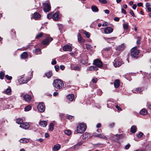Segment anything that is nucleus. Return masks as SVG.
<instances>
[{
	"instance_id": "f257e3e1",
	"label": "nucleus",
	"mask_w": 151,
	"mask_h": 151,
	"mask_svg": "<svg viewBox=\"0 0 151 151\" xmlns=\"http://www.w3.org/2000/svg\"><path fill=\"white\" fill-rule=\"evenodd\" d=\"M53 85L54 87L60 89L63 87L64 84L61 80L60 79H57L54 80Z\"/></svg>"
},
{
	"instance_id": "f03ea898",
	"label": "nucleus",
	"mask_w": 151,
	"mask_h": 151,
	"mask_svg": "<svg viewBox=\"0 0 151 151\" xmlns=\"http://www.w3.org/2000/svg\"><path fill=\"white\" fill-rule=\"evenodd\" d=\"M86 128V125L83 123H80L77 127V132L78 133L82 134Z\"/></svg>"
},
{
	"instance_id": "7ed1b4c3",
	"label": "nucleus",
	"mask_w": 151,
	"mask_h": 151,
	"mask_svg": "<svg viewBox=\"0 0 151 151\" xmlns=\"http://www.w3.org/2000/svg\"><path fill=\"white\" fill-rule=\"evenodd\" d=\"M139 52V51L137 49V47H133L131 50V55L133 58H137Z\"/></svg>"
},
{
	"instance_id": "20e7f679",
	"label": "nucleus",
	"mask_w": 151,
	"mask_h": 151,
	"mask_svg": "<svg viewBox=\"0 0 151 151\" xmlns=\"http://www.w3.org/2000/svg\"><path fill=\"white\" fill-rule=\"evenodd\" d=\"M113 63L114 66L115 67L120 66L122 63L121 59L118 57L116 58Z\"/></svg>"
},
{
	"instance_id": "39448f33",
	"label": "nucleus",
	"mask_w": 151,
	"mask_h": 151,
	"mask_svg": "<svg viewBox=\"0 0 151 151\" xmlns=\"http://www.w3.org/2000/svg\"><path fill=\"white\" fill-rule=\"evenodd\" d=\"M93 64L99 68L102 67L103 65L102 61L99 59L94 60L93 61Z\"/></svg>"
},
{
	"instance_id": "423d86ee",
	"label": "nucleus",
	"mask_w": 151,
	"mask_h": 151,
	"mask_svg": "<svg viewBox=\"0 0 151 151\" xmlns=\"http://www.w3.org/2000/svg\"><path fill=\"white\" fill-rule=\"evenodd\" d=\"M52 40L53 39L51 37L47 35L46 39L42 41V43L44 45H48Z\"/></svg>"
},
{
	"instance_id": "0eeeda50",
	"label": "nucleus",
	"mask_w": 151,
	"mask_h": 151,
	"mask_svg": "<svg viewBox=\"0 0 151 151\" xmlns=\"http://www.w3.org/2000/svg\"><path fill=\"white\" fill-rule=\"evenodd\" d=\"M37 108L38 110L41 112H43L45 108L44 104L43 102L40 103L37 106Z\"/></svg>"
},
{
	"instance_id": "6e6552de",
	"label": "nucleus",
	"mask_w": 151,
	"mask_h": 151,
	"mask_svg": "<svg viewBox=\"0 0 151 151\" xmlns=\"http://www.w3.org/2000/svg\"><path fill=\"white\" fill-rule=\"evenodd\" d=\"M43 10L45 12H48L50 9V3L49 2L45 3L43 4Z\"/></svg>"
},
{
	"instance_id": "1a4fd4ad",
	"label": "nucleus",
	"mask_w": 151,
	"mask_h": 151,
	"mask_svg": "<svg viewBox=\"0 0 151 151\" xmlns=\"http://www.w3.org/2000/svg\"><path fill=\"white\" fill-rule=\"evenodd\" d=\"M61 17V15L59 12H55L53 14L52 16L53 19L55 21H58Z\"/></svg>"
},
{
	"instance_id": "9d476101",
	"label": "nucleus",
	"mask_w": 151,
	"mask_h": 151,
	"mask_svg": "<svg viewBox=\"0 0 151 151\" xmlns=\"http://www.w3.org/2000/svg\"><path fill=\"white\" fill-rule=\"evenodd\" d=\"M28 78L22 77L18 80L19 83L20 84L27 83L29 81Z\"/></svg>"
},
{
	"instance_id": "9b49d317",
	"label": "nucleus",
	"mask_w": 151,
	"mask_h": 151,
	"mask_svg": "<svg viewBox=\"0 0 151 151\" xmlns=\"http://www.w3.org/2000/svg\"><path fill=\"white\" fill-rule=\"evenodd\" d=\"M113 29L112 28L108 27L105 28L104 32L105 34H110L113 32Z\"/></svg>"
},
{
	"instance_id": "f8f14e48",
	"label": "nucleus",
	"mask_w": 151,
	"mask_h": 151,
	"mask_svg": "<svg viewBox=\"0 0 151 151\" xmlns=\"http://www.w3.org/2000/svg\"><path fill=\"white\" fill-rule=\"evenodd\" d=\"M20 127L25 129H27L29 128V125L26 122H24L21 124Z\"/></svg>"
},
{
	"instance_id": "ddd939ff",
	"label": "nucleus",
	"mask_w": 151,
	"mask_h": 151,
	"mask_svg": "<svg viewBox=\"0 0 151 151\" xmlns=\"http://www.w3.org/2000/svg\"><path fill=\"white\" fill-rule=\"evenodd\" d=\"M63 49L64 51L70 52L72 50V48L71 46L70 45H66L64 46Z\"/></svg>"
},
{
	"instance_id": "4468645a",
	"label": "nucleus",
	"mask_w": 151,
	"mask_h": 151,
	"mask_svg": "<svg viewBox=\"0 0 151 151\" xmlns=\"http://www.w3.org/2000/svg\"><path fill=\"white\" fill-rule=\"evenodd\" d=\"M98 69V68L95 66H91L88 67L87 70L89 71H96Z\"/></svg>"
},
{
	"instance_id": "2eb2a0df",
	"label": "nucleus",
	"mask_w": 151,
	"mask_h": 151,
	"mask_svg": "<svg viewBox=\"0 0 151 151\" xmlns=\"http://www.w3.org/2000/svg\"><path fill=\"white\" fill-rule=\"evenodd\" d=\"M24 98L26 101L28 102L31 100L32 98L30 95L26 94L24 96Z\"/></svg>"
},
{
	"instance_id": "dca6fc26",
	"label": "nucleus",
	"mask_w": 151,
	"mask_h": 151,
	"mask_svg": "<svg viewBox=\"0 0 151 151\" xmlns=\"http://www.w3.org/2000/svg\"><path fill=\"white\" fill-rule=\"evenodd\" d=\"M33 17L35 19H38L41 17V15L37 12H35L32 15Z\"/></svg>"
},
{
	"instance_id": "f3484780",
	"label": "nucleus",
	"mask_w": 151,
	"mask_h": 151,
	"mask_svg": "<svg viewBox=\"0 0 151 151\" xmlns=\"http://www.w3.org/2000/svg\"><path fill=\"white\" fill-rule=\"evenodd\" d=\"M67 98L69 101H71L74 99V95L73 94H69L67 96Z\"/></svg>"
},
{
	"instance_id": "a211bd4d",
	"label": "nucleus",
	"mask_w": 151,
	"mask_h": 151,
	"mask_svg": "<svg viewBox=\"0 0 151 151\" xmlns=\"http://www.w3.org/2000/svg\"><path fill=\"white\" fill-rule=\"evenodd\" d=\"M11 89L10 87L7 88L5 91H4L3 92V93L6 94L8 95H10L11 94Z\"/></svg>"
},
{
	"instance_id": "6ab92c4d",
	"label": "nucleus",
	"mask_w": 151,
	"mask_h": 151,
	"mask_svg": "<svg viewBox=\"0 0 151 151\" xmlns=\"http://www.w3.org/2000/svg\"><path fill=\"white\" fill-rule=\"evenodd\" d=\"M29 140L26 138H23L19 140L20 142L23 143H27L29 142Z\"/></svg>"
},
{
	"instance_id": "aec40b11",
	"label": "nucleus",
	"mask_w": 151,
	"mask_h": 151,
	"mask_svg": "<svg viewBox=\"0 0 151 151\" xmlns=\"http://www.w3.org/2000/svg\"><path fill=\"white\" fill-rule=\"evenodd\" d=\"M114 87L116 88H117L119 87L120 85V82L119 80H116L114 82Z\"/></svg>"
},
{
	"instance_id": "412c9836",
	"label": "nucleus",
	"mask_w": 151,
	"mask_h": 151,
	"mask_svg": "<svg viewBox=\"0 0 151 151\" xmlns=\"http://www.w3.org/2000/svg\"><path fill=\"white\" fill-rule=\"evenodd\" d=\"M39 124L41 126L45 127L47 125V122L45 121H41L40 122Z\"/></svg>"
},
{
	"instance_id": "4be33fe9",
	"label": "nucleus",
	"mask_w": 151,
	"mask_h": 151,
	"mask_svg": "<svg viewBox=\"0 0 151 151\" xmlns=\"http://www.w3.org/2000/svg\"><path fill=\"white\" fill-rule=\"evenodd\" d=\"M78 39L79 42H85V40L83 39L80 34L78 33L77 35Z\"/></svg>"
},
{
	"instance_id": "5701e85b",
	"label": "nucleus",
	"mask_w": 151,
	"mask_h": 151,
	"mask_svg": "<svg viewBox=\"0 0 151 151\" xmlns=\"http://www.w3.org/2000/svg\"><path fill=\"white\" fill-rule=\"evenodd\" d=\"M125 45L124 44H122L121 45L117 47V49L118 50H123L125 47Z\"/></svg>"
},
{
	"instance_id": "b1692460",
	"label": "nucleus",
	"mask_w": 151,
	"mask_h": 151,
	"mask_svg": "<svg viewBox=\"0 0 151 151\" xmlns=\"http://www.w3.org/2000/svg\"><path fill=\"white\" fill-rule=\"evenodd\" d=\"M60 148V146L59 144L55 145L53 148L54 151H57Z\"/></svg>"
},
{
	"instance_id": "393cba45",
	"label": "nucleus",
	"mask_w": 151,
	"mask_h": 151,
	"mask_svg": "<svg viewBox=\"0 0 151 151\" xmlns=\"http://www.w3.org/2000/svg\"><path fill=\"white\" fill-rule=\"evenodd\" d=\"M95 136L96 137H99L101 138L107 139V138L106 136L104 135L103 134H96Z\"/></svg>"
},
{
	"instance_id": "a878e982",
	"label": "nucleus",
	"mask_w": 151,
	"mask_h": 151,
	"mask_svg": "<svg viewBox=\"0 0 151 151\" xmlns=\"http://www.w3.org/2000/svg\"><path fill=\"white\" fill-rule=\"evenodd\" d=\"M137 129L135 125H133L131 128V132L132 133H134L136 132Z\"/></svg>"
},
{
	"instance_id": "bb28decb",
	"label": "nucleus",
	"mask_w": 151,
	"mask_h": 151,
	"mask_svg": "<svg viewBox=\"0 0 151 151\" xmlns=\"http://www.w3.org/2000/svg\"><path fill=\"white\" fill-rule=\"evenodd\" d=\"M28 56V54L26 52H23L21 55L22 59H25Z\"/></svg>"
},
{
	"instance_id": "cd10ccee",
	"label": "nucleus",
	"mask_w": 151,
	"mask_h": 151,
	"mask_svg": "<svg viewBox=\"0 0 151 151\" xmlns=\"http://www.w3.org/2000/svg\"><path fill=\"white\" fill-rule=\"evenodd\" d=\"M122 136V135H121V134H119H119H116L115 135H114V136H113L112 137V138H115V137L116 138V139H113V140H114V141H116V140H118Z\"/></svg>"
},
{
	"instance_id": "c85d7f7f",
	"label": "nucleus",
	"mask_w": 151,
	"mask_h": 151,
	"mask_svg": "<svg viewBox=\"0 0 151 151\" xmlns=\"http://www.w3.org/2000/svg\"><path fill=\"white\" fill-rule=\"evenodd\" d=\"M140 113L142 115H145L147 114V111L145 109H142L140 111Z\"/></svg>"
},
{
	"instance_id": "c756f323",
	"label": "nucleus",
	"mask_w": 151,
	"mask_h": 151,
	"mask_svg": "<svg viewBox=\"0 0 151 151\" xmlns=\"http://www.w3.org/2000/svg\"><path fill=\"white\" fill-rule=\"evenodd\" d=\"M91 9L94 12H98V9L96 6H93L91 7Z\"/></svg>"
},
{
	"instance_id": "7c9ffc66",
	"label": "nucleus",
	"mask_w": 151,
	"mask_h": 151,
	"mask_svg": "<svg viewBox=\"0 0 151 151\" xmlns=\"http://www.w3.org/2000/svg\"><path fill=\"white\" fill-rule=\"evenodd\" d=\"M45 75L46 77L48 78H49L51 77L52 76V73L51 71H49L45 74Z\"/></svg>"
},
{
	"instance_id": "2f4dec72",
	"label": "nucleus",
	"mask_w": 151,
	"mask_h": 151,
	"mask_svg": "<svg viewBox=\"0 0 151 151\" xmlns=\"http://www.w3.org/2000/svg\"><path fill=\"white\" fill-rule=\"evenodd\" d=\"M34 52L36 54H39L41 53V49L39 48L35 49Z\"/></svg>"
},
{
	"instance_id": "473e14b6",
	"label": "nucleus",
	"mask_w": 151,
	"mask_h": 151,
	"mask_svg": "<svg viewBox=\"0 0 151 151\" xmlns=\"http://www.w3.org/2000/svg\"><path fill=\"white\" fill-rule=\"evenodd\" d=\"M44 34L42 32H41L37 34L36 37V39H38L42 37L43 35Z\"/></svg>"
},
{
	"instance_id": "72a5a7b5",
	"label": "nucleus",
	"mask_w": 151,
	"mask_h": 151,
	"mask_svg": "<svg viewBox=\"0 0 151 151\" xmlns=\"http://www.w3.org/2000/svg\"><path fill=\"white\" fill-rule=\"evenodd\" d=\"M64 133L67 135L69 136L71 134V132L70 130H67L65 131Z\"/></svg>"
},
{
	"instance_id": "f704fd0d",
	"label": "nucleus",
	"mask_w": 151,
	"mask_h": 151,
	"mask_svg": "<svg viewBox=\"0 0 151 151\" xmlns=\"http://www.w3.org/2000/svg\"><path fill=\"white\" fill-rule=\"evenodd\" d=\"M54 127V124L53 123H51L49 125V130L50 131H52Z\"/></svg>"
},
{
	"instance_id": "c9c22d12",
	"label": "nucleus",
	"mask_w": 151,
	"mask_h": 151,
	"mask_svg": "<svg viewBox=\"0 0 151 151\" xmlns=\"http://www.w3.org/2000/svg\"><path fill=\"white\" fill-rule=\"evenodd\" d=\"M31 109V107L29 105H28L24 108V111H29Z\"/></svg>"
},
{
	"instance_id": "e433bc0d",
	"label": "nucleus",
	"mask_w": 151,
	"mask_h": 151,
	"mask_svg": "<svg viewBox=\"0 0 151 151\" xmlns=\"http://www.w3.org/2000/svg\"><path fill=\"white\" fill-rule=\"evenodd\" d=\"M53 16V14L52 13H51L48 14L47 16V17L49 19H50L52 18V16Z\"/></svg>"
},
{
	"instance_id": "4c0bfd02",
	"label": "nucleus",
	"mask_w": 151,
	"mask_h": 151,
	"mask_svg": "<svg viewBox=\"0 0 151 151\" xmlns=\"http://www.w3.org/2000/svg\"><path fill=\"white\" fill-rule=\"evenodd\" d=\"M123 27L124 30H127L128 28L129 25L128 23L124 24Z\"/></svg>"
},
{
	"instance_id": "58836bf2",
	"label": "nucleus",
	"mask_w": 151,
	"mask_h": 151,
	"mask_svg": "<svg viewBox=\"0 0 151 151\" xmlns=\"http://www.w3.org/2000/svg\"><path fill=\"white\" fill-rule=\"evenodd\" d=\"M22 119H17L16 120V122L18 124H20V125L22 123Z\"/></svg>"
},
{
	"instance_id": "ea45409f",
	"label": "nucleus",
	"mask_w": 151,
	"mask_h": 151,
	"mask_svg": "<svg viewBox=\"0 0 151 151\" xmlns=\"http://www.w3.org/2000/svg\"><path fill=\"white\" fill-rule=\"evenodd\" d=\"M81 69V67L79 66H76L74 67L73 69L77 70H80Z\"/></svg>"
},
{
	"instance_id": "a19ab883",
	"label": "nucleus",
	"mask_w": 151,
	"mask_h": 151,
	"mask_svg": "<svg viewBox=\"0 0 151 151\" xmlns=\"http://www.w3.org/2000/svg\"><path fill=\"white\" fill-rule=\"evenodd\" d=\"M83 33L86 35L87 38H89L90 37V35L88 32L84 30L83 32Z\"/></svg>"
},
{
	"instance_id": "79ce46f5",
	"label": "nucleus",
	"mask_w": 151,
	"mask_h": 151,
	"mask_svg": "<svg viewBox=\"0 0 151 151\" xmlns=\"http://www.w3.org/2000/svg\"><path fill=\"white\" fill-rule=\"evenodd\" d=\"M4 73L2 72H1L0 73V78L1 79H3L4 78Z\"/></svg>"
},
{
	"instance_id": "37998d69",
	"label": "nucleus",
	"mask_w": 151,
	"mask_h": 151,
	"mask_svg": "<svg viewBox=\"0 0 151 151\" xmlns=\"http://www.w3.org/2000/svg\"><path fill=\"white\" fill-rule=\"evenodd\" d=\"M86 48L88 50H90L91 49L92 47H91V46L89 44H86Z\"/></svg>"
},
{
	"instance_id": "c03bdc74",
	"label": "nucleus",
	"mask_w": 151,
	"mask_h": 151,
	"mask_svg": "<svg viewBox=\"0 0 151 151\" xmlns=\"http://www.w3.org/2000/svg\"><path fill=\"white\" fill-rule=\"evenodd\" d=\"M143 135V134L142 132H140L137 135V137L138 138H140L142 137Z\"/></svg>"
},
{
	"instance_id": "a18cd8bd",
	"label": "nucleus",
	"mask_w": 151,
	"mask_h": 151,
	"mask_svg": "<svg viewBox=\"0 0 151 151\" xmlns=\"http://www.w3.org/2000/svg\"><path fill=\"white\" fill-rule=\"evenodd\" d=\"M100 2L103 4H106L107 3V2L106 0H99Z\"/></svg>"
},
{
	"instance_id": "49530a36",
	"label": "nucleus",
	"mask_w": 151,
	"mask_h": 151,
	"mask_svg": "<svg viewBox=\"0 0 151 151\" xmlns=\"http://www.w3.org/2000/svg\"><path fill=\"white\" fill-rule=\"evenodd\" d=\"M135 91L139 93H141L142 91L141 88H136Z\"/></svg>"
},
{
	"instance_id": "de8ad7c7",
	"label": "nucleus",
	"mask_w": 151,
	"mask_h": 151,
	"mask_svg": "<svg viewBox=\"0 0 151 151\" xmlns=\"http://www.w3.org/2000/svg\"><path fill=\"white\" fill-rule=\"evenodd\" d=\"M137 43L138 44H139L140 43V42L141 40V37H137Z\"/></svg>"
},
{
	"instance_id": "09e8293b",
	"label": "nucleus",
	"mask_w": 151,
	"mask_h": 151,
	"mask_svg": "<svg viewBox=\"0 0 151 151\" xmlns=\"http://www.w3.org/2000/svg\"><path fill=\"white\" fill-rule=\"evenodd\" d=\"M5 77L7 79L9 80H11L12 79V78L11 76H9L8 75H6L5 76Z\"/></svg>"
},
{
	"instance_id": "8fccbe9b",
	"label": "nucleus",
	"mask_w": 151,
	"mask_h": 151,
	"mask_svg": "<svg viewBox=\"0 0 151 151\" xmlns=\"http://www.w3.org/2000/svg\"><path fill=\"white\" fill-rule=\"evenodd\" d=\"M73 116L71 115H67V118L69 120H71L72 119Z\"/></svg>"
},
{
	"instance_id": "3c124183",
	"label": "nucleus",
	"mask_w": 151,
	"mask_h": 151,
	"mask_svg": "<svg viewBox=\"0 0 151 151\" xmlns=\"http://www.w3.org/2000/svg\"><path fill=\"white\" fill-rule=\"evenodd\" d=\"M129 13L131 14V15L134 17H135L134 14L132 10H130L129 11Z\"/></svg>"
},
{
	"instance_id": "603ef678",
	"label": "nucleus",
	"mask_w": 151,
	"mask_h": 151,
	"mask_svg": "<svg viewBox=\"0 0 151 151\" xmlns=\"http://www.w3.org/2000/svg\"><path fill=\"white\" fill-rule=\"evenodd\" d=\"M97 81V79L96 78H93L92 80V81L93 83H96Z\"/></svg>"
},
{
	"instance_id": "864d4df0",
	"label": "nucleus",
	"mask_w": 151,
	"mask_h": 151,
	"mask_svg": "<svg viewBox=\"0 0 151 151\" xmlns=\"http://www.w3.org/2000/svg\"><path fill=\"white\" fill-rule=\"evenodd\" d=\"M55 68L57 71H58L59 69V66L58 65H55Z\"/></svg>"
},
{
	"instance_id": "5fc2aeb1",
	"label": "nucleus",
	"mask_w": 151,
	"mask_h": 151,
	"mask_svg": "<svg viewBox=\"0 0 151 151\" xmlns=\"http://www.w3.org/2000/svg\"><path fill=\"white\" fill-rule=\"evenodd\" d=\"M52 65H54L56 64V62L55 59H52V60L51 62Z\"/></svg>"
},
{
	"instance_id": "6e6d98bb",
	"label": "nucleus",
	"mask_w": 151,
	"mask_h": 151,
	"mask_svg": "<svg viewBox=\"0 0 151 151\" xmlns=\"http://www.w3.org/2000/svg\"><path fill=\"white\" fill-rule=\"evenodd\" d=\"M116 37L109 38V41L113 40H114L116 39Z\"/></svg>"
},
{
	"instance_id": "4d7b16f0",
	"label": "nucleus",
	"mask_w": 151,
	"mask_h": 151,
	"mask_svg": "<svg viewBox=\"0 0 151 151\" xmlns=\"http://www.w3.org/2000/svg\"><path fill=\"white\" fill-rule=\"evenodd\" d=\"M121 12L122 13H123L124 14H126V12L125 10H124V9H122V12Z\"/></svg>"
},
{
	"instance_id": "13d9d810",
	"label": "nucleus",
	"mask_w": 151,
	"mask_h": 151,
	"mask_svg": "<svg viewBox=\"0 0 151 151\" xmlns=\"http://www.w3.org/2000/svg\"><path fill=\"white\" fill-rule=\"evenodd\" d=\"M130 146V145L129 144H127L125 146V148L126 149H128L129 148Z\"/></svg>"
},
{
	"instance_id": "bf43d9fd",
	"label": "nucleus",
	"mask_w": 151,
	"mask_h": 151,
	"mask_svg": "<svg viewBox=\"0 0 151 151\" xmlns=\"http://www.w3.org/2000/svg\"><path fill=\"white\" fill-rule=\"evenodd\" d=\"M143 5V3L141 2L137 4V5L138 6H142Z\"/></svg>"
},
{
	"instance_id": "052dcab7",
	"label": "nucleus",
	"mask_w": 151,
	"mask_h": 151,
	"mask_svg": "<svg viewBox=\"0 0 151 151\" xmlns=\"http://www.w3.org/2000/svg\"><path fill=\"white\" fill-rule=\"evenodd\" d=\"M114 20L118 22L119 20V18L117 17H115L114 18Z\"/></svg>"
},
{
	"instance_id": "680f3d73",
	"label": "nucleus",
	"mask_w": 151,
	"mask_h": 151,
	"mask_svg": "<svg viewBox=\"0 0 151 151\" xmlns=\"http://www.w3.org/2000/svg\"><path fill=\"white\" fill-rule=\"evenodd\" d=\"M114 123H111L109 125L111 128H112L114 125Z\"/></svg>"
},
{
	"instance_id": "e2e57ef3",
	"label": "nucleus",
	"mask_w": 151,
	"mask_h": 151,
	"mask_svg": "<svg viewBox=\"0 0 151 151\" xmlns=\"http://www.w3.org/2000/svg\"><path fill=\"white\" fill-rule=\"evenodd\" d=\"M104 12H105V13L106 14H109L110 12L109 10H107V9H106V10H105Z\"/></svg>"
},
{
	"instance_id": "0e129e2a",
	"label": "nucleus",
	"mask_w": 151,
	"mask_h": 151,
	"mask_svg": "<svg viewBox=\"0 0 151 151\" xmlns=\"http://www.w3.org/2000/svg\"><path fill=\"white\" fill-rule=\"evenodd\" d=\"M132 7L134 9H135L137 7V5L135 4H133Z\"/></svg>"
},
{
	"instance_id": "69168bd1",
	"label": "nucleus",
	"mask_w": 151,
	"mask_h": 151,
	"mask_svg": "<svg viewBox=\"0 0 151 151\" xmlns=\"http://www.w3.org/2000/svg\"><path fill=\"white\" fill-rule=\"evenodd\" d=\"M45 137L47 138L49 137V134L47 133H45Z\"/></svg>"
},
{
	"instance_id": "338daca9",
	"label": "nucleus",
	"mask_w": 151,
	"mask_h": 151,
	"mask_svg": "<svg viewBox=\"0 0 151 151\" xmlns=\"http://www.w3.org/2000/svg\"><path fill=\"white\" fill-rule=\"evenodd\" d=\"M108 25L107 23L106 22H105L102 24V26L103 27L106 26Z\"/></svg>"
},
{
	"instance_id": "774afa93",
	"label": "nucleus",
	"mask_w": 151,
	"mask_h": 151,
	"mask_svg": "<svg viewBox=\"0 0 151 151\" xmlns=\"http://www.w3.org/2000/svg\"><path fill=\"white\" fill-rule=\"evenodd\" d=\"M58 93L57 92H55L54 93L53 95L54 96H55L58 95Z\"/></svg>"
}]
</instances>
